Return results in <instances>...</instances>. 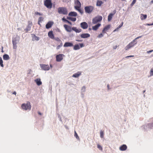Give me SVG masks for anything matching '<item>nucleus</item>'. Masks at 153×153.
Returning <instances> with one entry per match:
<instances>
[{
  "instance_id": "6",
  "label": "nucleus",
  "mask_w": 153,
  "mask_h": 153,
  "mask_svg": "<svg viewBox=\"0 0 153 153\" xmlns=\"http://www.w3.org/2000/svg\"><path fill=\"white\" fill-rule=\"evenodd\" d=\"M102 19V17L101 16H98L92 19V23L96 24L97 22L101 21Z\"/></svg>"
},
{
  "instance_id": "5",
  "label": "nucleus",
  "mask_w": 153,
  "mask_h": 153,
  "mask_svg": "<svg viewBox=\"0 0 153 153\" xmlns=\"http://www.w3.org/2000/svg\"><path fill=\"white\" fill-rule=\"evenodd\" d=\"M44 5L48 8L51 9L52 7V4L51 0H45Z\"/></svg>"
},
{
  "instance_id": "22",
  "label": "nucleus",
  "mask_w": 153,
  "mask_h": 153,
  "mask_svg": "<svg viewBox=\"0 0 153 153\" xmlns=\"http://www.w3.org/2000/svg\"><path fill=\"white\" fill-rule=\"evenodd\" d=\"M48 36L50 38L52 39H53L54 38V36L52 31H50L48 33Z\"/></svg>"
},
{
  "instance_id": "25",
  "label": "nucleus",
  "mask_w": 153,
  "mask_h": 153,
  "mask_svg": "<svg viewBox=\"0 0 153 153\" xmlns=\"http://www.w3.org/2000/svg\"><path fill=\"white\" fill-rule=\"evenodd\" d=\"M67 19L73 22H75L76 20V18L72 17L70 16L67 17Z\"/></svg>"
},
{
  "instance_id": "12",
  "label": "nucleus",
  "mask_w": 153,
  "mask_h": 153,
  "mask_svg": "<svg viewBox=\"0 0 153 153\" xmlns=\"http://www.w3.org/2000/svg\"><path fill=\"white\" fill-rule=\"evenodd\" d=\"M64 27L67 32H71L72 31V29L71 27L66 25H64Z\"/></svg>"
},
{
  "instance_id": "40",
  "label": "nucleus",
  "mask_w": 153,
  "mask_h": 153,
  "mask_svg": "<svg viewBox=\"0 0 153 153\" xmlns=\"http://www.w3.org/2000/svg\"><path fill=\"white\" fill-rule=\"evenodd\" d=\"M60 45H58L56 47V49H59V48L61 47L62 46V43H60Z\"/></svg>"
},
{
  "instance_id": "24",
  "label": "nucleus",
  "mask_w": 153,
  "mask_h": 153,
  "mask_svg": "<svg viewBox=\"0 0 153 153\" xmlns=\"http://www.w3.org/2000/svg\"><path fill=\"white\" fill-rule=\"evenodd\" d=\"M81 7H74L75 8L78 10L81 14H82L83 13V10L80 9Z\"/></svg>"
},
{
  "instance_id": "36",
  "label": "nucleus",
  "mask_w": 153,
  "mask_h": 153,
  "mask_svg": "<svg viewBox=\"0 0 153 153\" xmlns=\"http://www.w3.org/2000/svg\"><path fill=\"white\" fill-rule=\"evenodd\" d=\"M147 126L150 128H152L153 127V123H149L147 125Z\"/></svg>"
},
{
  "instance_id": "8",
  "label": "nucleus",
  "mask_w": 153,
  "mask_h": 153,
  "mask_svg": "<svg viewBox=\"0 0 153 153\" xmlns=\"http://www.w3.org/2000/svg\"><path fill=\"white\" fill-rule=\"evenodd\" d=\"M40 66L42 70L45 71H48L50 69V67L48 65L40 64Z\"/></svg>"
},
{
  "instance_id": "3",
  "label": "nucleus",
  "mask_w": 153,
  "mask_h": 153,
  "mask_svg": "<svg viewBox=\"0 0 153 153\" xmlns=\"http://www.w3.org/2000/svg\"><path fill=\"white\" fill-rule=\"evenodd\" d=\"M94 9V7L92 6H87L84 7V10L85 13L90 14L93 11Z\"/></svg>"
},
{
  "instance_id": "45",
  "label": "nucleus",
  "mask_w": 153,
  "mask_h": 153,
  "mask_svg": "<svg viewBox=\"0 0 153 153\" xmlns=\"http://www.w3.org/2000/svg\"><path fill=\"white\" fill-rule=\"evenodd\" d=\"M150 75L151 76H153V68H152L150 70Z\"/></svg>"
},
{
  "instance_id": "1",
  "label": "nucleus",
  "mask_w": 153,
  "mask_h": 153,
  "mask_svg": "<svg viewBox=\"0 0 153 153\" xmlns=\"http://www.w3.org/2000/svg\"><path fill=\"white\" fill-rule=\"evenodd\" d=\"M141 37V36L137 37L133 40L131 41L125 47V50L126 51L128 50L129 49L133 47L135 44L137 43V42L136 40Z\"/></svg>"
},
{
  "instance_id": "28",
  "label": "nucleus",
  "mask_w": 153,
  "mask_h": 153,
  "mask_svg": "<svg viewBox=\"0 0 153 153\" xmlns=\"http://www.w3.org/2000/svg\"><path fill=\"white\" fill-rule=\"evenodd\" d=\"M147 17L146 15H144L143 14H141V19L142 20L146 19Z\"/></svg>"
},
{
  "instance_id": "2",
  "label": "nucleus",
  "mask_w": 153,
  "mask_h": 153,
  "mask_svg": "<svg viewBox=\"0 0 153 153\" xmlns=\"http://www.w3.org/2000/svg\"><path fill=\"white\" fill-rule=\"evenodd\" d=\"M57 11L59 14L66 15L68 13L67 8L64 7H59L57 9Z\"/></svg>"
},
{
  "instance_id": "29",
  "label": "nucleus",
  "mask_w": 153,
  "mask_h": 153,
  "mask_svg": "<svg viewBox=\"0 0 153 153\" xmlns=\"http://www.w3.org/2000/svg\"><path fill=\"white\" fill-rule=\"evenodd\" d=\"M62 20L64 22H66L68 23L70 25H71V23L70 21L67 20L65 17H63L62 19Z\"/></svg>"
},
{
  "instance_id": "41",
  "label": "nucleus",
  "mask_w": 153,
  "mask_h": 153,
  "mask_svg": "<svg viewBox=\"0 0 153 153\" xmlns=\"http://www.w3.org/2000/svg\"><path fill=\"white\" fill-rule=\"evenodd\" d=\"M12 43H13V44H15V45H16L17 44V40L16 39H13V40H12Z\"/></svg>"
},
{
  "instance_id": "9",
  "label": "nucleus",
  "mask_w": 153,
  "mask_h": 153,
  "mask_svg": "<svg viewBox=\"0 0 153 153\" xmlns=\"http://www.w3.org/2000/svg\"><path fill=\"white\" fill-rule=\"evenodd\" d=\"M116 13V10H114L113 12V13H110L108 16V22L110 21L112 19L113 16Z\"/></svg>"
},
{
  "instance_id": "18",
  "label": "nucleus",
  "mask_w": 153,
  "mask_h": 153,
  "mask_svg": "<svg viewBox=\"0 0 153 153\" xmlns=\"http://www.w3.org/2000/svg\"><path fill=\"white\" fill-rule=\"evenodd\" d=\"M127 148V146L123 144L121 146L120 148V149L122 151H124L126 150Z\"/></svg>"
},
{
  "instance_id": "7",
  "label": "nucleus",
  "mask_w": 153,
  "mask_h": 153,
  "mask_svg": "<svg viewBox=\"0 0 153 153\" xmlns=\"http://www.w3.org/2000/svg\"><path fill=\"white\" fill-rule=\"evenodd\" d=\"M64 55L63 54H59L56 56V61L58 62H61L63 59Z\"/></svg>"
},
{
  "instance_id": "48",
  "label": "nucleus",
  "mask_w": 153,
  "mask_h": 153,
  "mask_svg": "<svg viewBox=\"0 0 153 153\" xmlns=\"http://www.w3.org/2000/svg\"><path fill=\"white\" fill-rule=\"evenodd\" d=\"M80 46V48H82L84 46V45H83V44L82 43H80L79 44Z\"/></svg>"
},
{
  "instance_id": "51",
  "label": "nucleus",
  "mask_w": 153,
  "mask_h": 153,
  "mask_svg": "<svg viewBox=\"0 0 153 153\" xmlns=\"http://www.w3.org/2000/svg\"><path fill=\"white\" fill-rule=\"evenodd\" d=\"M76 41L79 42H82V40H79V39H76Z\"/></svg>"
},
{
  "instance_id": "31",
  "label": "nucleus",
  "mask_w": 153,
  "mask_h": 153,
  "mask_svg": "<svg viewBox=\"0 0 153 153\" xmlns=\"http://www.w3.org/2000/svg\"><path fill=\"white\" fill-rule=\"evenodd\" d=\"M80 49V47L79 45L78 44L76 45H74V50H79Z\"/></svg>"
},
{
  "instance_id": "30",
  "label": "nucleus",
  "mask_w": 153,
  "mask_h": 153,
  "mask_svg": "<svg viewBox=\"0 0 153 153\" xmlns=\"http://www.w3.org/2000/svg\"><path fill=\"white\" fill-rule=\"evenodd\" d=\"M44 19V18L42 17H40L38 19V24L40 25V23L42 22V21H43Z\"/></svg>"
},
{
  "instance_id": "52",
  "label": "nucleus",
  "mask_w": 153,
  "mask_h": 153,
  "mask_svg": "<svg viewBox=\"0 0 153 153\" xmlns=\"http://www.w3.org/2000/svg\"><path fill=\"white\" fill-rule=\"evenodd\" d=\"M85 89V86H83L82 87V90L83 89H84V90Z\"/></svg>"
},
{
  "instance_id": "37",
  "label": "nucleus",
  "mask_w": 153,
  "mask_h": 153,
  "mask_svg": "<svg viewBox=\"0 0 153 153\" xmlns=\"http://www.w3.org/2000/svg\"><path fill=\"white\" fill-rule=\"evenodd\" d=\"M74 136L76 138L79 140V137L78 136V134L75 131H74Z\"/></svg>"
},
{
  "instance_id": "32",
  "label": "nucleus",
  "mask_w": 153,
  "mask_h": 153,
  "mask_svg": "<svg viewBox=\"0 0 153 153\" xmlns=\"http://www.w3.org/2000/svg\"><path fill=\"white\" fill-rule=\"evenodd\" d=\"M31 27L28 25L27 26L26 28L25 29V31L26 32H27L28 31L30 30Z\"/></svg>"
},
{
  "instance_id": "62",
  "label": "nucleus",
  "mask_w": 153,
  "mask_h": 153,
  "mask_svg": "<svg viewBox=\"0 0 153 153\" xmlns=\"http://www.w3.org/2000/svg\"><path fill=\"white\" fill-rule=\"evenodd\" d=\"M122 1H125L126 0H121Z\"/></svg>"
},
{
  "instance_id": "13",
  "label": "nucleus",
  "mask_w": 153,
  "mask_h": 153,
  "mask_svg": "<svg viewBox=\"0 0 153 153\" xmlns=\"http://www.w3.org/2000/svg\"><path fill=\"white\" fill-rule=\"evenodd\" d=\"M90 36V35L87 33H82L80 35L81 37L82 38H87L89 37Z\"/></svg>"
},
{
  "instance_id": "61",
  "label": "nucleus",
  "mask_w": 153,
  "mask_h": 153,
  "mask_svg": "<svg viewBox=\"0 0 153 153\" xmlns=\"http://www.w3.org/2000/svg\"><path fill=\"white\" fill-rule=\"evenodd\" d=\"M18 30H20V28H18Z\"/></svg>"
},
{
  "instance_id": "35",
  "label": "nucleus",
  "mask_w": 153,
  "mask_h": 153,
  "mask_svg": "<svg viewBox=\"0 0 153 153\" xmlns=\"http://www.w3.org/2000/svg\"><path fill=\"white\" fill-rule=\"evenodd\" d=\"M3 61L2 60V58L1 57H0V65L1 66L3 67H4V65L3 64Z\"/></svg>"
},
{
  "instance_id": "10",
  "label": "nucleus",
  "mask_w": 153,
  "mask_h": 153,
  "mask_svg": "<svg viewBox=\"0 0 153 153\" xmlns=\"http://www.w3.org/2000/svg\"><path fill=\"white\" fill-rule=\"evenodd\" d=\"M80 26L83 29H87L88 26V24L85 22H83L81 23Z\"/></svg>"
},
{
  "instance_id": "16",
  "label": "nucleus",
  "mask_w": 153,
  "mask_h": 153,
  "mask_svg": "<svg viewBox=\"0 0 153 153\" xmlns=\"http://www.w3.org/2000/svg\"><path fill=\"white\" fill-rule=\"evenodd\" d=\"M73 46V44L71 42H66L64 45V47H72Z\"/></svg>"
},
{
  "instance_id": "20",
  "label": "nucleus",
  "mask_w": 153,
  "mask_h": 153,
  "mask_svg": "<svg viewBox=\"0 0 153 153\" xmlns=\"http://www.w3.org/2000/svg\"><path fill=\"white\" fill-rule=\"evenodd\" d=\"M72 30L74 31L76 33H79L82 31L81 29H77L76 27H73L72 28Z\"/></svg>"
},
{
  "instance_id": "54",
  "label": "nucleus",
  "mask_w": 153,
  "mask_h": 153,
  "mask_svg": "<svg viewBox=\"0 0 153 153\" xmlns=\"http://www.w3.org/2000/svg\"><path fill=\"white\" fill-rule=\"evenodd\" d=\"M117 48V46H116L114 47V49H116Z\"/></svg>"
},
{
  "instance_id": "23",
  "label": "nucleus",
  "mask_w": 153,
  "mask_h": 153,
  "mask_svg": "<svg viewBox=\"0 0 153 153\" xmlns=\"http://www.w3.org/2000/svg\"><path fill=\"white\" fill-rule=\"evenodd\" d=\"M81 73L80 71H79L77 73L74 74L73 76L72 77H74L76 78L78 77L80 75H81Z\"/></svg>"
},
{
  "instance_id": "49",
  "label": "nucleus",
  "mask_w": 153,
  "mask_h": 153,
  "mask_svg": "<svg viewBox=\"0 0 153 153\" xmlns=\"http://www.w3.org/2000/svg\"><path fill=\"white\" fill-rule=\"evenodd\" d=\"M153 51V50H151L147 51V53H151Z\"/></svg>"
},
{
  "instance_id": "17",
  "label": "nucleus",
  "mask_w": 153,
  "mask_h": 153,
  "mask_svg": "<svg viewBox=\"0 0 153 153\" xmlns=\"http://www.w3.org/2000/svg\"><path fill=\"white\" fill-rule=\"evenodd\" d=\"M68 16H70L76 17L77 16V13L75 12H71L69 13Z\"/></svg>"
},
{
  "instance_id": "27",
  "label": "nucleus",
  "mask_w": 153,
  "mask_h": 153,
  "mask_svg": "<svg viewBox=\"0 0 153 153\" xmlns=\"http://www.w3.org/2000/svg\"><path fill=\"white\" fill-rule=\"evenodd\" d=\"M103 3V2L102 1L98 0L97 2L96 5L97 6H100Z\"/></svg>"
},
{
  "instance_id": "47",
  "label": "nucleus",
  "mask_w": 153,
  "mask_h": 153,
  "mask_svg": "<svg viewBox=\"0 0 153 153\" xmlns=\"http://www.w3.org/2000/svg\"><path fill=\"white\" fill-rule=\"evenodd\" d=\"M17 47L16 45L14 44H13V49H16L17 48Z\"/></svg>"
},
{
  "instance_id": "11",
  "label": "nucleus",
  "mask_w": 153,
  "mask_h": 153,
  "mask_svg": "<svg viewBox=\"0 0 153 153\" xmlns=\"http://www.w3.org/2000/svg\"><path fill=\"white\" fill-rule=\"evenodd\" d=\"M111 25H108L105 26L102 30V33H106V31H108L110 28Z\"/></svg>"
},
{
  "instance_id": "50",
  "label": "nucleus",
  "mask_w": 153,
  "mask_h": 153,
  "mask_svg": "<svg viewBox=\"0 0 153 153\" xmlns=\"http://www.w3.org/2000/svg\"><path fill=\"white\" fill-rule=\"evenodd\" d=\"M134 56H126V58H128L129 57H133Z\"/></svg>"
},
{
  "instance_id": "21",
  "label": "nucleus",
  "mask_w": 153,
  "mask_h": 153,
  "mask_svg": "<svg viewBox=\"0 0 153 153\" xmlns=\"http://www.w3.org/2000/svg\"><path fill=\"white\" fill-rule=\"evenodd\" d=\"M35 81L38 85H40L42 84V82L41 81V79L40 78H37L35 80Z\"/></svg>"
},
{
  "instance_id": "38",
  "label": "nucleus",
  "mask_w": 153,
  "mask_h": 153,
  "mask_svg": "<svg viewBox=\"0 0 153 153\" xmlns=\"http://www.w3.org/2000/svg\"><path fill=\"white\" fill-rule=\"evenodd\" d=\"M104 136V132L103 131H101L100 132V137L101 138L103 137Z\"/></svg>"
},
{
  "instance_id": "44",
  "label": "nucleus",
  "mask_w": 153,
  "mask_h": 153,
  "mask_svg": "<svg viewBox=\"0 0 153 153\" xmlns=\"http://www.w3.org/2000/svg\"><path fill=\"white\" fill-rule=\"evenodd\" d=\"M35 14L36 15H39V16H42V13H41L38 12H35Z\"/></svg>"
},
{
  "instance_id": "33",
  "label": "nucleus",
  "mask_w": 153,
  "mask_h": 153,
  "mask_svg": "<svg viewBox=\"0 0 153 153\" xmlns=\"http://www.w3.org/2000/svg\"><path fill=\"white\" fill-rule=\"evenodd\" d=\"M33 39L36 40L38 41L39 40V37L36 36L35 35H33Z\"/></svg>"
},
{
  "instance_id": "56",
  "label": "nucleus",
  "mask_w": 153,
  "mask_h": 153,
  "mask_svg": "<svg viewBox=\"0 0 153 153\" xmlns=\"http://www.w3.org/2000/svg\"><path fill=\"white\" fill-rule=\"evenodd\" d=\"M147 25L148 26H150V25H152V24H147Z\"/></svg>"
},
{
  "instance_id": "55",
  "label": "nucleus",
  "mask_w": 153,
  "mask_h": 153,
  "mask_svg": "<svg viewBox=\"0 0 153 153\" xmlns=\"http://www.w3.org/2000/svg\"><path fill=\"white\" fill-rule=\"evenodd\" d=\"M38 114L39 115H42L41 113L40 112H38Z\"/></svg>"
},
{
  "instance_id": "34",
  "label": "nucleus",
  "mask_w": 153,
  "mask_h": 153,
  "mask_svg": "<svg viewBox=\"0 0 153 153\" xmlns=\"http://www.w3.org/2000/svg\"><path fill=\"white\" fill-rule=\"evenodd\" d=\"M123 22H122V25H119V26L117 27L116 29H115L113 31V32H115L116 31L118 30V29L120 28V27H121L123 25Z\"/></svg>"
},
{
  "instance_id": "60",
  "label": "nucleus",
  "mask_w": 153,
  "mask_h": 153,
  "mask_svg": "<svg viewBox=\"0 0 153 153\" xmlns=\"http://www.w3.org/2000/svg\"><path fill=\"white\" fill-rule=\"evenodd\" d=\"M50 67H51V68H52V65H50Z\"/></svg>"
},
{
  "instance_id": "63",
  "label": "nucleus",
  "mask_w": 153,
  "mask_h": 153,
  "mask_svg": "<svg viewBox=\"0 0 153 153\" xmlns=\"http://www.w3.org/2000/svg\"><path fill=\"white\" fill-rule=\"evenodd\" d=\"M151 24H152V25H153V23H152Z\"/></svg>"
},
{
  "instance_id": "57",
  "label": "nucleus",
  "mask_w": 153,
  "mask_h": 153,
  "mask_svg": "<svg viewBox=\"0 0 153 153\" xmlns=\"http://www.w3.org/2000/svg\"><path fill=\"white\" fill-rule=\"evenodd\" d=\"M107 87H108V89H109V85H107Z\"/></svg>"
},
{
  "instance_id": "19",
  "label": "nucleus",
  "mask_w": 153,
  "mask_h": 153,
  "mask_svg": "<svg viewBox=\"0 0 153 153\" xmlns=\"http://www.w3.org/2000/svg\"><path fill=\"white\" fill-rule=\"evenodd\" d=\"M101 24L98 23L92 27V29L93 30H97L99 27L100 26Z\"/></svg>"
},
{
  "instance_id": "4",
  "label": "nucleus",
  "mask_w": 153,
  "mask_h": 153,
  "mask_svg": "<svg viewBox=\"0 0 153 153\" xmlns=\"http://www.w3.org/2000/svg\"><path fill=\"white\" fill-rule=\"evenodd\" d=\"M21 107L22 109L25 110H30L31 108V106L29 102H27L26 103L22 104Z\"/></svg>"
},
{
  "instance_id": "15",
  "label": "nucleus",
  "mask_w": 153,
  "mask_h": 153,
  "mask_svg": "<svg viewBox=\"0 0 153 153\" xmlns=\"http://www.w3.org/2000/svg\"><path fill=\"white\" fill-rule=\"evenodd\" d=\"M75 4L76 5V6H75L74 7H81V5L80 2L79 0H74Z\"/></svg>"
},
{
  "instance_id": "53",
  "label": "nucleus",
  "mask_w": 153,
  "mask_h": 153,
  "mask_svg": "<svg viewBox=\"0 0 153 153\" xmlns=\"http://www.w3.org/2000/svg\"><path fill=\"white\" fill-rule=\"evenodd\" d=\"M13 94H15V95H16V91H14L13 93Z\"/></svg>"
},
{
  "instance_id": "58",
  "label": "nucleus",
  "mask_w": 153,
  "mask_h": 153,
  "mask_svg": "<svg viewBox=\"0 0 153 153\" xmlns=\"http://www.w3.org/2000/svg\"><path fill=\"white\" fill-rule=\"evenodd\" d=\"M88 30H91V28H89V29H88Z\"/></svg>"
},
{
  "instance_id": "14",
  "label": "nucleus",
  "mask_w": 153,
  "mask_h": 153,
  "mask_svg": "<svg viewBox=\"0 0 153 153\" xmlns=\"http://www.w3.org/2000/svg\"><path fill=\"white\" fill-rule=\"evenodd\" d=\"M53 23L52 22L50 21L48 22V23L46 25V28L47 29H49L53 25Z\"/></svg>"
},
{
  "instance_id": "46",
  "label": "nucleus",
  "mask_w": 153,
  "mask_h": 153,
  "mask_svg": "<svg viewBox=\"0 0 153 153\" xmlns=\"http://www.w3.org/2000/svg\"><path fill=\"white\" fill-rule=\"evenodd\" d=\"M136 0H133L131 4V6H133L134 4L136 3Z\"/></svg>"
},
{
  "instance_id": "39",
  "label": "nucleus",
  "mask_w": 153,
  "mask_h": 153,
  "mask_svg": "<svg viewBox=\"0 0 153 153\" xmlns=\"http://www.w3.org/2000/svg\"><path fill=\"white\" fill-rule=\"evenodd\" d=\"M97 147L100 150H102V147L99 144L97 145Z\"/></svg>"
},
{
  "instance_id": "42",
  "label": "nucleus",
  "mask_w": 153,
  "mask_h": 153,
  "mask_svg": "<svg viewBox=\"0 0 153 153\" xmlns=\"http://www.w3.org/2000/svg\"><path fill=\"white\" fill-rule=\"evenodd\" d=\"M55 40L57 42H58L59 43H62V41L58 38H56Z\"/></svg>"
},
{
  "instance_id": "59",
  "label": "nucleus",
  "mask_w": 153,
  "mask_h": 153,
  "mask_svg": "<svg viewBox=\"0 0 153 153\" xmlns=\"http://www.w3.org/2000/svg\"><path fill=\"white\" fill-rule=\"evenodd\" d=\"M151 3H153V0H152L151 1Z\"/></svg>"
},
{
  "instance_id": "43",
  "label": "nucleus",
  "mask_w": 153,
  "mask_h": 153,
  "mask_svg": "<svg viewBox=\"0 0 153 153\" xmlns=\"http://www.w3.org/2000/svg\"><path fill=\"white\" fill-rule=\"evenodd\" d=\"M103 36V34L102 33H101L98 35L97 36V37L99 38H100L102 37Z\"/></svg>"
},
{
  "instance_id": "26",
  "label": "nucleus",
  "mask_w": 153,
  "mask_h": 153,
  "mask_svg": "<svg viewBox=\"0 0 153 153\" xmlns=\"http://www.w3.org/2000/svg\"><path fill=\"white\" fill-rule=\"evenodd\" d=\"M3 59L4 60H8L10 59L9 55L7 54H4L3 56Z\"/></svg>"
}]
</instances>
